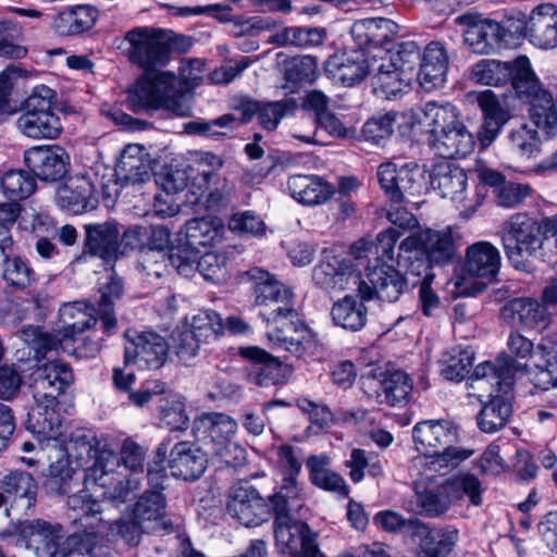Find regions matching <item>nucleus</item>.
Listing matches in <instances>:
<instances>
[{
  "label": "nucleus",
  "mask_w": 557,
  "mask_h": 557,
  "mask_svg": "<svg viewBox=\"0 0 557 557\" xmlns=\"http://www.w3.org/2000/svg\"><path fill=\"white\" fill-rule=\"evenodd\" d=\"M367 278L368 282L362 281L361 277L358 281V295L363 300L376 298L382 301L396 302L408 286L406 276L386 263L368 268Z\"/></svg>",
  "instance_id": "nucleus-14"
},
{
  "label": "nucleus",
  "mask_w": 557,
  "mask_h": 557,
  "mask_svg": "<svg viewBox=\"0 0 557 557\" xmlns=\"http://www.w3.org/2000/svg\"><path fill=\"white\" fill-rule=\"evenodd\" d=\"M448 70V54L438 41H431L419 61L417 78L425 90L441 87Z\"/></svg>",
  "instance_id": "nucleus-33"
},
{
  "label": "nucleus",
  "mask_w": 557,
  "mask_h": 557,
  "mask_svg": "<svg viewBox=\"0 0 557 557\" xmlns=\"http://www.w3.org/2000/svg\"><path fill=\"white\" fill-rule=\"evenodd\" d=\"M373 73L375 90L386 99L395 98L408 90L413 78L412 75L396 66L388 67V63L384 61L375 67Z\"/></svg>",
  "instance_id": "nucleus-54"
},
{
  "label": "nucleus",
  "mask_w": 557,
  "mask_h": 557,
  "mask_svg": "<svg viewBox=\"0 0 557 557\" xmlns=\"http://www.w3.org/2000/svg\"><path fill=\"white\" fill-rule=\"evenodd\" d=\"M273 532L281 553L290 557H320L317 534L296 516L274 519Z\"/></svg>",
  "instance_id": "nucleus-13"
},
{
  "label": "nucleus",
  "mask_w": 557,
  "mask_h": 557,
  "mask_svg": "<svg viewBox=\"0 0 557 557\" xmlns=\"http://www.w3.org/2000/svg\"><path fill=\"white\" fill-rule=\"evenodd\" d=\"M223 233V224L218 218H194L185 224L186 245L193 250L213 245Z\"/></svg>",
  "instance_id": "nucleus-53"
},
{
  "label": "nucleus",
  "mask_w": 557,
  "mask_h": 557,
  "mask_svg": "<svg viewBox=\"0 0 557 557\" xmlns=\"http://www.w3.org/2000/svg\"><path fill=\"white\" fill-rule=\"evenodd\" d=\"M398 25L389 18L371 17L355 21L350 36L355 47L371 55L373 61L384 60L391 52Z\"/></svg>",
  "instance_id": "nucleus-11"
},
{
  "label": "nucleus",
  "mask_w": 557,
  "mask_h": 557,
  "mask_svg": "<svg viewBox=\"0 0 557 557\" xmlns=\"http://www.w3.org/2000/svg\"><path fill=\"white\" fill-rule=\"evenodd\" d=\"M416 449L426 457H437L440 461L457 466L468 459L472 450L455 446L457 429L447 420H425L412 429Z\"/></svg>",
  "instance_id": "nucleus-6"
},
{
  "label": "nucleus",
  "mask_w": 557,
  "mask_h": 557,
  "mask_svg": "<svg viewBox=\"0 0 557 557\" xmlns=\"http://www.w3.org/2000/svg\"><path fill=\"white\" fill-rule=\"evenodd\" d=\"M3 257L2 278L15 289H25L36 281V274L27 261L18 256L10 257L11 253H1Z\"/></svg>",
  "instance_id": "nucleus-58"
},
{
  "label": "nucleus",
  "mask_w": 557,
  "mask_h": 557,
  "mask_svg": "<svg viewBox=\"0 0 557 557\" xmlns=\"http://www.w3.org/2000/svg\"><path fill=\"white\" fill-rule=\"evenodd\" d=\"M239 356L249 362L245 369L248 383L268 387L287 381L283 362L267 350L257 346L240 347Z\"/></svg>",
  "instance_id": "nucleus-20"
},
{
  "label": "nucleus",
  "mask_w": 557,
  "mask_h": 557,
  "mask_svg": "<svg viewBox=\"0 0 557 557\" xmlns=\"http://www.w3.org/2000/svg\"><path fill=\"white\" fill-rule=\"evenodd\" d=\"M247 275L253 282L255 305L267 309L261 312L265 320L294 306L293 290L268 271L255 268Z\"/></svg>",
  "instance_id": "nucleus-15"
},
{
  "label": "nucleus",
  "mask_w": 557,
  "mask_h": 557,
  "mask_svg": "<svg viewBox=\"0 0 557 557\" xmlns=\"http://www.w3.org/2000/svg\"><path fill=\"white\" fill-rule=\"evenodd\" d=\"M138 335L135 330L125 332V349H124V368H115L113 371V382L115 387L121 392L129 394V400L139 406V394L132 391V386L136 383V372L128 370L131 364H135L138 356V344L136 343Z\"/></svg>",
  "instance_id": "nucleus-51"
},
{
  "label": "nucleus",
  "mask_w": 557,
  "mask_h": 557,
  "mask_svg": "<svg viewBox=\"0 0 557 557\" xmlns=\"http://www.w3.org/2000/svg\"><path fill=\"white\" fill-rule=\"evenodd\" d=\"M502 267L499 249L487 240H479L466 248L462 263L463 277L479 278L476 292L495 282Z\"/></svg>",
  "instance_id": "nucleus-16"
},
{
  "label": "nucleus",
  "mask_w": 557,
  "mask_h": 557,
  "mask_svg": "<svg viewBox=\"0 0 557 557\" xmlns=\"http://www.w3.org/2000/svg\"><path fill=\"white\" fill-rule=\"evenodd\" d=\"M287 186L292 197L307 206L321 205L329 200L334 193L329 183L315 175H292Z\"/></svg>",
  "instance_id": "nucleus-42"
},
{
  "label": "nucleus",
  "mask_w": 557,
  "mask_h": 557,
  "mask_svg": "<svg viewBox=\"0 0 557 557\" xmlns=\"http://www.w3.org/2000/svg\"><path fill=\"white\" fill-rule=\"evenodd\" d=\"M18 131L33 139H54L62 132L54 112H23L16 120Z\"/></svg>",
  "instance_id": "nucleus-46"
},
{
  "label": "nucleus",
  "mask_w": 557,
  "mask_h": 557,
  "mask_svg": "<svg viewBox=\"0 0 557 557\" xmlns=\"http://www.w3.org/2000/svg\"><path fill=\"white\" fill-rule=\"evenodd\" d=\"M473 361L474 350L471 347H453L443 354L441 374L448 381L459 382L470 373Z\"/></svg>",
  "instance_id": "nucleus-55"
},
{
  "label": "nucleus",
  "mask_w": 557,
  "mask_h": 557,
  "mask_svg": "<svg viewBox=\"0 0 557 557\" xmlns=\"http://www.w3.org/2000/svg\"><path fill=\"white\" fill-rule=\"evenodd\" d=\"M453 505L444 482L438 485H417L412 498L404 503V508L417 516L440 518Z\"/></svg>",
  "instance_id": "nucleus-31"
},
{
  "label": "nucleus",
  "mask_w": 557,
  "mask_h": 557,
  "mask_svg": "<svg viewBox=\"0 0 557 557\" xmlns=\"http://www.w3.org/2000/svg\"><path fill=\"white\" fill-rule=\"evenodd\" d=\"M20 537L26 548L33 549L38 557H44L63 540V529L60 524L40 519L26 521L20 528Z\"/></svg>",
  "instance_id": "nucleus-34"
},
{
  "label": "nucleus",
  "mask_w": 557,
  "mask_h": 557,
  "mask_svg": "<svg viewBox=\"0 0 557 557\" xmlns=\"http://www.w3.org/2000/svg\"><path fill=\"white\" fill-rule=\"evenodd\" d=\"M99 12L91 5H77L59 13L53 21L54 30L61 36H73L89 30Z\"/></svg>",
  "instance_id": "nucleus-48"
},
{
  "label": "nucleus",
  "mask_w": 557,
  "mask_h": 557,
  "mask_svg": "<svg viewBox=\"0 0 557 557\" xmlns=\"http://www.w3.org/2000/svg\"><path fill=\"white\" fill-rule=\"evenodd\" d=\"M237 431V422L221 412H207L194 420L193 433L202 442L208 451L230 441Z\"/></svg>",
  "instance_id": "nucleus-28"
},
{
  "label": "nucleus",
  "mask_w": 557,
  "mask_h": 557,
  "mask_svg": "<svg viewBox=\"0 0 557 557\" xmlns=\"http://www.w3.org/2000/svg\"><path fill=\"white\" fill-rule=\"evenodd\" d=\"M532 67L525 55H520L513 61L502 62L497 60H481L471 71V77L476 83L503 87L510 85V89L515 92L525 94L523 84L529 88L535 86L532 79Z\"/></svg>",
  "instance_id": "nucleus-9"
},
{
  "label": "nucleus",
  "mask_w": 557,
  "mask_h": 557,
  "mask_svg": "<svg viewBox=\"0 0 557 557\" xmlns=\"http://www.w3.org/2000/svg\"><path fill=\"white\" fill-rule=\"evenodd\" d=\"M330 466L331 458L326 454L310 455L306 460L310 483L320 490L335 494L339 498H347L350 493L349 485Z\"/></svg>",
  "instance_id": "nucleus-35"
},
{
  "label": "nucleus",
  "mask_w": 557,
  "mask_h": 557,
  "mask_svg": "<svg viewBox=\"0 0 557 557\" xmlns=\"http://www.w3.org/2000/svg\"><path fill=\"white\" fill-rule=\"evenodd\" d=\"M35 405L27 414L26 428L39 440L52 441V446L61 455L57 438L62 433L60 416L55 411L58 400L49 401L45 394H34Z\"/></svg>",
  "instance_id": "nucleus-26"
},
{
  "label": "nucleus",
  "mask_w": 557,
  "mask_h": 557,
  "mask_svg": "<svg viewBox=\"0 0 557 557\" xmlns=\"http://www.w3.org/2000/svg\"><path fill=\"white\" fill-rule=\"evenodd\" d=\"M73 381L71 368L60 360H52L38 368L34 394H45L49 401H54Z\"/></svg>",
  "instance_id": "nucleus-37"
},
{
  "label": "nucleus",
  "mask_w": 557,
  "mask_h": 557,
  "mask_svg": "<svg viewBox=\"0 0 557 557\" xmlns=\"http://www.w3.org/2000/svg\"><path fill=\"white\" fill-rule=\"evenodd\" d=\"M86 246L91 253L104 260L124 253L120 251V230L111 222L86 225Z\"/></svg>",
  "instance_id": "nucleus-41"
},
{
  "label": "nucleus",
  "mask_w": 557,
  "mask_h": 557,
  "mask_svg": "<svg viewBox=\"0 0 557 557\" xmlns=\"http://www.w3.org/2000/svg\"><path fill=\"white\" fill-rule=\"evenodd\" d=\"M528 370V364L517 362L509 356L500 357L495 362L479 363L470 376V386L484 388L490 386V400L485 403L478 417L476 424L484 433H495L503 429L512 412L511 404L506 397L515 384V375Z\"/></svg>",
  "instance_id": "nucleus-3"
},
{
  "label": "nucleus",
  "mask_w": 557,
  "mask_h": 557,
  "mask_svg": "<svg viewBox=\"0 0 557 557\" xmlns=\"http://www.w3.org/2000/svg\"><path fill=\"white\" fill-rule=\"evenodd\" d=\"M220 177L214 170L202 171L193 178L189 189L186 193L185 206L196 213L209 210L219 211L231 202L232 187L223 184L222 189L211 188V184H219Z\"/></svg>",
  "instance_id": "nucleus-19"
},
{
  "label": "nucleus",
  "mask_w": 557,
  "mask_h": 557,
  "mask_svg": "<svg viewBox=\"0 0 557 557\" xmlns=\"http://www.w3.org/2000/svg\"><path fill=\"white\" fill-rule=\"evenodd\" d=\"M326 34L323 28L317 27H286L278 35L281 45H290L297 48H314L322 46Z\"/></svg>",
  "instance_id": "nucleus-59"
},
{
  "label": "nucleus",
  "mask_w": 557,
  "mask_h": 557,
  "mask_svg": "<svg viewBox=\"0 0 557 557\" xmlns=\"http://www.w3.org/2000/svg\"><path fill=\"white\" fill-rule=\"evenodd\" d=\"M532 79L535 86L529 88L523 84L522 90L525 89V94L517 92L515 96L529 103V116L534 125L548 136H553L557 129V103L553 96L542 88L534 72H532Z\"/></svg>",
  "instance_id": "nucleus-25"
},
{
  "label": "nucleus",
  "mask_w": 557,
  "mask_h": 557,
  "mask_svg": "<svg viewBox=\"0 0 557 557\" xmlns=\"http://www.w3.org/2000/svg\"><path fill=\"white\" fill-rule=\"evenodd\" d=\"M449 498L454 504L468 499L472 506L482 505V485L471 473H459L444 481Z\"/></svg>",
  "instance_id": "nucleus-56"
},
{
  "label": "nucleus",
  "mask_w": 557,
  "mask_h": 557,
  "mask_svg": "<svg viewBox=\"0 0 557 557\" xmlns=\"http://www.w3.org/2000/svg\"><path fill=\"white\" fill-rule=\"evenodd\" d=\"M498 234L508 262L518 271L529 272L534 258L557 261V214L539 221L517 212L502 224Z\"/></svg>",
  "instance_id": "nucleus-2"
},
{
  "label": "nucleus",
  "mask_w": 557,
  "mask_h": 557,
  "mask_svg": "<svg viewBox=\"0 0 557 557\" xmlns=\"http://www.w3.org/2000/svg\"><path fill=\"white\" fill-rule=\"evenodd\" d=\"M360 273L351 261L323 251L318 264L312 270L313 284L325 292L343 290L349 284H358Z\"/></svg>",
  "instance_id": "nucleus-22"
},
{
  "label": "nucleus",
  "mask_w": 557,
  "mask_h": 557,
  "mask_svg": "<svg viewBox=\"0 0 557 557\" xmlns=\"http://www.w3.org/2000/svg\"><path fill=\"white\" fill-rule=\"evenodd\" d=\"M299 455L300 449L289 444H282L277 447V471L281 475V481L299 483L298 476L302 468Z\"/></svg>",
  "instance_id": "nucleus-64"
},
{
  "label": "nucleus",
  "mask_w": 557,
  "mask_h": 557,
  "mask_svg": "<svg viewBox=\"0 0 557 557\" xmlns=\"http://www.w3.org/2000/svg\"><path fill=\"white\" fill-rule=\"evenodd\" d=\"M430 184L443 198L462 201L466 197L468 177L458 164L442 160L432 165Z\"/></svg>",
  "instance_id": "nucleus-30"
},
{
  "label": "nucleus",
  "mask_w": 557,
  "mask_h": 557,
  "mask_svg": "<svg viewBox=\"0 0 557 557\" xmlns=\"http://www.w3.org/2000/svg\"><path fill=\"white\" fill-rule=\"evenodd\" d=\"M96 308L84 302L63 304L59 309L60 321L63 324V338L75 339V335L94 326L97 322L94 312Z\"/></svg>",
  "instance_id": "nucleus-49"
},
{
  "label": "nucleus",
  "mask_w": 557,
  "mask_h": 557,
  "mask_svg": "<svg viewBox=\"0 0 557 557\" xmlns=\"http://www.w3.org/2000/svg\"><path fill=\"white\" fill-rule=\"evenodd\" d=\"M170 345L165 338L153 332L141 333V361L148 369L161 368L168 357Z\"/></svg>",
  "instance_id": "nucleus-62"
},
{
  "label": "nucleus",
  "mask_w": 557,
  "mask_h": 557,
  "mask_svg": "<svg viewBox=\"0 0 557 557\" xmlns=\"http://www.w3.org/2000/svg\"><path fill=\"white\" fill-rule=\"evenodd\" d=\"M193 44L190 36L171 29L141 27V71L163 70L172 53H186Z\"/></svg>",
  "instance_id": "nucleus-10"
},
{
  "label": "nucleus",
  "mask_w": 557,
  "mask_h": 557,
  "mask_svg": "<svg viewBox=\"0 0 557 557\" xmlns=\"http://www.w3.org/2000/svg\"><path fill=\"white\" fill-rule=\"evenodd\" d=\"M529 37L542 49L557 47V7L553 3L537 5L529 16Z\"/></svg>",
  "instance_id": "nucleus-38"
},
{
  "label": "nucleus",
  "mask_w": 557,
  "mask_h": 557,
  "mask_svg": "<svg viewBox=\"0 0 557 557\" xmlns=\"http://www.w3.org/2000/svg\"><path fill=\"white\" fill-rule=\"evenodd\" d=\"M27 168L42 181L57 182L65 176L70 156L60 146H36L24 153Z\"/></svg>",
  "instance_id": "nucleus-24"
},
{
  "label": "nucleus",
  "mask_w": 557,
  "mask_h": 557,
  "mask_svg": "<svg viewBox=\"0 0 557 557\" xmlns=\"http://www.w3.org/2000/svg\"><path fill=\"white\" fill-rule=\"evenodd\" d=\"M1 188L8 198L24 199L34 191L35 182L27 172L10 170L1 177Z\"/></svg>",
  "instance_id": "nucleus-63"
},
{
  "label": "nucleus",
  "mask_w": 557,
  "mask_h": 557,
  "mask_svg": "<svg viewBox=\"0 0 557 557\" xmlns=\"http://www.w3.org/2000/svg\"><path fill=\"white\" fill-rule=\"evenodd\" d=\"M154 401L160 423L170 431H184L189 425V417L186 413L182 397L165 393L164 384L160 381H147L141 387V406Z\"/></svg>",
  "instance_id": "nucleus-17"
},
{
  "label": "nucleus",
  "mask_w": 557,
  "mask_h": 557,
  "mask_svg": "<svg viewBox=\"0 0 557 557\" xmlns=\"http://www.w3.org/2000/svg\"><path fill=\"white\" fill-rule=\"evenodd\" d=\"M95 184L89 176L67 178L57 190V202L73 214H82L96 208Z\"/></svg>",
  "instance_id": "nucleus-29"
},
{
  "label": "nucleus",
  "mask_w": 557,
  "mask_h": 557,
  "mask_svg": "<svg viewBox=\"0 0 557 557\" xmlns=\"http://www.w3.org/2000/svg\"><path fill=\"white\" fill-rule=\"evenodd\" d=\"M271 509L276 518H292L304 507L305 498L299 483L281 481L269 497Z\"/></svg>",
  "instance_id": "nucleus-52"
},
{
  "label": "nucleus",
  "mask_w": 557,
  "mask_h": 557,
  "mask_svg": "<svg viewBox=\"0 0 557 557\" xmlns=\"http://www.w3.org/2000/svg\"><path fill=\"white\" fill-rule=\"evenodd\" d=\"M413 392L412 377L403 370L387 371L380 381L377 398L391 407H405Z\"/></svg>",
  "instance_id": "nucleus-43"
},
{
  "label": "nucleus",
  "mask_w": 557,
  "mask_h": 557,
  "mask_svg": "<svg viewBox=\"0 0 557 557\" xmlns=\"http://www.w3.org/2000/svg\"><path fill=\"white\" fill-rule=\"evenodd\" d=\"M67 450L85 469L87 491L69 496L70 509L77 512L83 531L54 545L44 557H81L116 534L127 543H135L139 533V497L131 487V480L114 473L117 463L114 450L91 432L72 433Z\"/></svg>",
  "instance_id": "nucleus-1"
},
{
  "label": "nucleus",
  "mask_w": 557,
  "mask_h": 557,
  "mask_svg": "<svg viewBox=\"0 0 557 557\" xmlns=\"http://www.w3.org/2000/svg\"><path fill=\"white\" fill-rule=\"evenodd\" d=\"M425 169L417 162L398 164L385 161L376 169V180L384 196L393 203L406 202L409 196L421 195L425 188Z\"/></svg>",
  "instance_id": "nucleus-7"
},
{
  "label": "nucleus",
  "mask_w": 557,
  "mask_h": 557,
  "mask_svg": "<svg viewBox=\"0 0 557 557\" xmlns=\"http://www.w3.org/2000/svg\"><path fill=\"white\" fill-rule=\"evenodd\" d=\"M166 498L161 492L141 493V534L165 535L173 531L172 521L165 516Z\"/></svg>",
  "instance_id": "nucleus-39"
},
{
  "label": "nucleus",
  "mask_w": 557,
  "mask_h": 557,
  "mask_svg": "<svg viewBox=\"0 0 557 557\" xmlns=\"http://www.w3.org/2000/svg\"><path fill=\"white\" fill-rule=\"evenodd\" d=\"M168 467L172 476L184 481L198 480L207 469V455L189 442L176 443L169 453Z\"/></svg>",
  "instance_id": "nucleus-27"
},
{
  "label": "nucleus",
  "mask_w": 557,
  "mask_h": 557,
  "mask_svg": "<svg viewBox=\"0 0 557 557\" xmlns=\"http://www.w3.org/2000/svg\"><path fill=\"white\" fill-rule=\"evenodd\" d=\"M537 348L544 359L543 364H535L532 372L529 369L524 372L531 374V382L534 387L542 391L557 387V334L542 338Z\"/></svg>",
  "instance_id": "nucleus-45"
},
{
  "label": "nucleus",
  "mask_w": 557,
  "mask_h": 557,
  "mask_svg": "<svg viewBox=\"0 0 557 557\" xmlns=\"http://www.w3.org/2000/svg\"><path fill=\"white\" fill-rule=\"evenodd\" d=\"M165 109L178 116L189 115L190 108L171 71H141V108Z\"/></svg>",
  "instance_id": "nucleus-8"
},
{
  "label": "nucleus",
  "mask_w": 557,
  "mask_h": 557,
  "mask_svg": "<svg viewBox=\"0 0 557 557\" xmlns=\"http://www.w3.org/2000/svg\"><path fill=\"white\" fill-rule=\"evenodd\" d=\"M169 453V444L163 441L158 445L153 453L152 460L147 465V490L145 492H161L166 488L169 475L165 461Z\"/></svg>",
  "instance_id": "nucleus-60"
},
{
  "label": "nucleus",
  "mask_w": 557,
  "mask_h": 557,
  "mask_svg": "<svg viewBox=\"0 0 557 557\" xmlns=\"http://www.w3.org/2000/svg\"><path fill=\"white\" fill-rule=\"evenodd\" d=\"M454 22L465 27L463 40L473 53L491 54L503 48L499 23L474 12L459 14Z\"/></svg>",
  "instance_id": "nucleus-18"
},
{
  "label": "nucleus",
  "mask_w": 557,
  "mask_h": 557,
  "mask_svg": "<svg viewBox=\"0 0 557 557\" xmlns=\"http://www.w3.org/2000/svg\"><path fill=\"white\" fill-rule=\"evenodd\" d=\"M115 176L122 187L135 186L139 182L138 144L125 146L115 166Z\"/></svg>",
  "instance_id": "nucleus-61"
},
{
  "label": "nucleus",
  "mask_w": 557,
  "mask_h": 557,
  "mask_svg": "<svg viewBox=\"0 0 557 557\" xmlns=\"http://www.w3.org/2000/svg\"><path fill=\"white\" fill-rule=\"evenodd\" d=\"M283 74L285 83L282 88L290 94L297 92L319 77L318 60L311 55H297L285 60Z\"/></svg>",
  "instance_id": "nucleus-47"
},
{
  "label": "nucleus",
  "mask_w": 557,
  "mask_h": 557,
  "mask_svg": "<svg viewBox=\"0 0 557 557\" xmlns=\"http://www.w3.org/2000/svg\"><path fill=\"white\" fill-rule=\"evenodd\" d=\"M359 295H346L334 302L331 315L334 323L352 332L361 330L368 320V309Z\"/></svg>",
  "instance_id": "nucleus-50"
},
{
  "label": "nucleus",
  "mask_w": 557,
  "mask_h": 557,
  "mask_svg": "<svg viewBox=\"0 0 557 557\" xmlns=\"http://www.w3.org/2000/svg\"><path fill=\"white\" fill-rule=\"evenodd\" d=\"M553 314L541 298L533 297L510 299L503 305L499 312L504 322L524 330L546 329L552 322Z\"/></svg>",
  "instance_id": "nucleus-21"
},
{
  "label": "nucleus",
  "mask_w": 557,
  "mask_h": 557,
  "mask_svg": "<svg viewBox=\"0 0 557 557\" xmlns=\"http://www.w3.org/2000/svg\"><path fill=\"white\" fill-rule=\"evenodd\" d=\"M265 321L268 338L273 348L287 351L298 359L318 355L320 348L317 335L299 319L294 306L284 308Z\"/></svg>",
  "instance_id": "nucleus-5"
},
{
  "label": "nucleus",
  "mask_w": 557,
  "mask_h": 557,
  "mask_svg": "<svg viewBox=\"0 0 557 557\" xmlns=\"http://www.w3.org/2000/svg\"><path fill=\"white\" fill-rule=\"evenodd\" d=\"M375 63L371 55L354 46L330 57L325 71L345 86H354L375 71Z\"/></svg>",
  "instance_id": "nucleus-23"
},
{
  "label": "nucleus",
  "mask_w": 557,
  "mask_h": 557,
  "mask_svg": "<svg viewBox=\"0 0 557 557\" xmlns=\"http://www.w3.org/2000/svg\"><path fill=\"white\" fill-rule=\"evenodd\" d=\"M226 511L247 528L261 525L270 518V507L259 491L248 481L234 483L227 494Z\"/></svg>",
  "instance_id": "nucleus-12"
},
{
  "label": "nucleus",
  "mask_w": 557,
  "mask_h": 557,
  "mask_svg": "<svg viewBox=\"0 0 557 557\" xmlns=\"http://www.w3.org/2000/svg\"><path fill=\"white\" fill-rule=\"evenodd\" d=\"M478 104L483 113V123L478 132V139L481 146L486 148L497 138L510 119V114L502 107L491 90L483 91L478 96Z\"/></svg>",
  "instance_id": "nucleus-36"
},
{
  "label": "nucleus",
  "mask_w": 557,
  "mask_h": 557,
  "mask_svg": "<svg viewBox=\"0 0 557 557\" xmlns=\"http://www.w3.org/2000/svg\"><path fill=\"white\" fill-rule=\"evenodd\" d=\"M1 490L12 497L11 508L26 511L30 509L36 499L37 484L30 473L12 471L3 478Z\"/></svg>",
  "instance_id": "nucleus-44"
},
{
  "label": "nucleus",
  "mask_w": 557,
  "mask_h": 557,
  "mask_svg": "<svg viewBox=\"0 0 557 557\" xmlns=\"http://www.w3.org/2000/svg\"><path fill=\"white\" fill-rule=\"evenodd\" d=\"M434 262L426 257L416 245L413 238H405L398 248L397 264L404 268L408 274L421 276L430 281L429 270Z\"/></svg>",
  "instance_id": "nucleus-57"
},
{
  "label": "nucleus",
  "mask_w": 557,
  "mask_h": 557,
  "mask_svg": "<svg viewBox=\"0 0 557 557\" xmlns=\"http://www.w3.org/2000/svg\"><path fill=\"white\" fill-rule=\"evenodd\" d=\"M413 537L419 540V547L425 557H446L456 546L459 531L454 525L431 528L420 520Z\"/></svg>",
  "instance_id": "nucleus-32"
},
{
  "label": "nucleus",
  "mask_w": 557,
  "mask_h": 557,
  "mask_svg": "<svg viewBox=\"0 0 557 557\" xmlns=\"http://www.w3.org/2000/svg\"><path fill=\"white\" fill-rule=\"evenodd\" d=\"M408 238H413L419 249L435 264H446L455 256V242L449 228L442 231L429 228Z\"/></svg>",
  "instance_id": "nucleus-40"
},
{
  "label": "nucleus",
  "mask_w": 557,
  "mask_h": 557,
  "mask_svg": "<svg viewBox=\"0 0 557 557\" xmlns=\"http://www.w3.org/2000/svg\"><path fill=\"white\" fill-rule=\"evenodd\" d=\"M428 145L444 160L465 158L474 149V137L460 119L458 109L449 102L429 101L423 107Z\"/></svg>",
  "instance_id": "nucleus-4"
}]
</instances>
